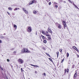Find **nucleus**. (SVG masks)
Returning a JSON list of instances; mask_svg holds the SVG:
<instances>
[{
  "instance_id": "nucleus-1",
  "label": "nucleus",
  "mask_w": 79,
  "mask_h": 79,
  "mask_svg": "<svg viewBox=\"0 0 79 79\" xmlns=\"http://www.w3.org/2000/svg\"><path fill=\"white\" fill-rule=\"evenodd\" d=\"M21 53H31L30 51H28V49L27 48H24L21 50Z\"/></svg>"
},
{
  "instance_id": "nucleus-2",
  "label": "nucleus",
  "mask_w": 79,
  "mask_h": 79,
  "mask_svg": "<svg viewBox=\"0 0 79 79\" xmlns=\"http://www.w3.org/2000/svg\"><path fill=\"white\" fill-rule=\"evenodd\" d=\"M37 2V1L35 0H32L29 3V5H31V4H33V3H35Z\"/></svg>"
},
{
  "instance_id": "nucleus-3",
  "label": "nucleus",
  "mask_w": 79,
  "mask_h": 79,
  "mask_svg": "<svg viewBox=\"0 0 79 79\" xmlns=\"http://www.w3.org/2000/svg\"><path fill=\"white\" fill-rule=\"evenodd\" d=\"M56 26H57L58 28L59 29H61V25L60 24L58 23H56Z\"/></svg>"
},
{
  "instance_id": "nucleus-4",
  "label": "nucleus",
  "mask_w": 79,
  "mask_h": 79,
  "mask_svg": "<svg viewBox=\"0 0 79 79\" xmlns=\"http://www.w3.org/2000/svg\"><path fill=\"white\" fill-rule=\"evenodd\" d=\"M63 23L64 25V29H65L66 27H67V26L66 25V22L65 21H63Z\"/></svg>"
},
{
  "instance_id": "nucleus-5",
  "label": "nucleus",
  "mask_w": 79,
  "mask_h": 79,
  "mask_svg": "<svg viewBox=\"0 0 79 79\" xmlns=\"http://www.w3.org/2000/svg\"><path fill=\"white\" fill-rule=\"evenodd\" d=\"M27 31L28 32H31V31H32V29L31 28V27H29L28 28Z\"/></svg>"
},
{
  "instance_id": "nucleus-6",
  "label": "nucleus",
  "mask_w": 79,
  "mask_h": 79,
  "mask_svg": "<svg viewBox=\"0 0 79 79\" xmlns=\"http://www.w3.org/2000/svg\"><path fill=\"white\" fill-rule=\"evenodd\" d=\"M48 31L49 32V33H50L52 34V30H51V29L49 28V27H48Z\"/></svg>"
},
{
  "instance_id": "nucleus-7",
  "label": "nucleus",
  "mask_w": 79,
  "mask_h": 79,
  "mask_svg": "<svg viewBox=\"0 0 79 79\" xmlns=\"http://www.w3.org/2000/svg\"><path fill=\"white\" fill-rule=\"evenodd\" d=\"M18 61L19 62H20L21 63H23V61L21 59H19L18 60Z\"/></svg>"
},
{
  "instance_id": "nucleus-8",
  "label": "nucleus",
  "mask_w": 79,
  "mask_h": 79,
  "mask_svg": "<svg viewBox=\"0 0 79 79\" xmlns=\"http://www.w3.org/2000/svg\"><path fill=\"white\" fill-rule=\"evenodd\" d=\"M73 48H74V49L75 50H76V51H77V52H79V50H78L77 48L76 47H75V46H73Z\"/></svg>"
},
{
  "instance_id": "nucleus-9",
  "label": "nucleus",
  "mask_w": 79,
  "mask_h": 79,
  "mask_svg": "<svg viewBox=\"0 0 79 79\" xmlns=\"http://www.w3.org/2000/svg\"><path fill=\"white\" fill-rule=\"evenodd\" d=\"M77 72H76L73 76V78H76V77L77 76Z\"/></svg>"
},
{
  "instance_id": "nucleus-10",
  "label": "nucleus",
  "mask_w": 79,
  "mask_h": 79,
  "mask_svg": "<svg viewBox=\"0 0 79 79\" xmlns=\"http://www.w3.org/2000/svg\"><path fill=\"white\" fill-rule=\"evenodd\" d=\"M30 65L31 66H34V67H37V68H39V67L38 66V65H35L32 64H30Z\"/></svg>"
},
{
  "instance_id": "nucleus-11",
  "label": "nucleus",
  "mask_w": 79,
  "mask_h": 79,
  "mask_svg": "<svg viewBox=\"0 0 79 79\" xmlns=\"http://www.w3.org/2000/svg\"><path fill=\"white\" fill-rule=\"evenodd\" d=\"M66 71H67V70L66 69H65L64 70V75H66Z\"/></svg>"
},
{
  "instance_id": "nucleus-12",
  "label": "nucleus",
  "mask_w": 79,
  "mask_h": 79,
  "mask_svg": "<svg viewBox=\"0 0 79 79\" xmlns=\"http://www.w3.org/2000/svg\"><path fill=\"white\" fill-rule=\"evenodd\" d=\"M33 13H34V14L35 15V14L37 13V11H36L35 10H34L33 11Z\"/></svg>"
},
{
  "instance_id": "nucleus-13",
  "label": "nucleus",
  "mask_w": 79,
  "mask_h": 79,
  "mask_svg": "<svg viewBox=\"0 0 79 79\" xmlns=\"http://www.w3.org/2000/svg\"><path fill=\"white\" fill-rule=\"evenodd\" d=\"M14 27L15 29V30H16V29H17V26H16V25H14Z\"/></svg>"
},
{
  "instance_id": "nucleus-14",
  "label": "nucleus",
  "mask_w": 79,
  "mask_h": 79,
  "mask_svg": "<svg viewBox=\"0 0 79 79\" xmlns=\"http://www.w3.org/2000/svg\"><path fill=\"white\" fill-rule=\"evenodd\" d=\"M19 10V8H15V9H14V10H15V11H16V10Z\"/></svg>"
},
{
  "instance_id": "nucleus-15",
  "label": "nucleus",
  "mask_w": 79,
  "mask_h": 79,
  "mask_svg": "<svg viewBox=\"0 0 79 79\" xmlns=\"http://www.w3.org/2000/svg\"><path fill=\"white\" fill-rule=\"evenodd\" d=\"M43 42L44 43V44H46L47 43V40H44Z\"/></svg>"
},
{
  "instance_id": "nucleus-16",
  "label": "nucleus",
  "mask_w": 79,
  "mask_h": 79,
  "mask_svg": "<svg viewBox=\"0 0 79 79\" xmlns=\"http://www.w3.org/2000/svg\"><path fill=\"white\" fill-rule=\"evenodd\" d=\"M42 33L43 34H44V35H45V32L44 31H42Z\"/></svg>"
},
{
  "instance_id": "nucleus-17",
  "label": "nucleus",
  "mask_w": 79,
  "mask_h": 79,
  "mask_svg": "<svg viewBox=\"0 0 79 79\" xmlns=\"http://www.w3.org/2000/svg\"><path fill=\"white\" fill-rule=\"evenodd\" d=\"M56 53H57V57L58 58V55H59V52H56Z\"/></svg>"
},
{
  "instance_id": "nucleus-18",
  "label": "nucleus",
  "mask_w": 79,
  "mask_h": 79,
  "mask_svg": "<svg viewBox=\"0 0 79 79\" xmlns=\"http://www.w3.org/2000/svg\"><path fill=\"white\" fill-rule=\"evenodd\" d=\"M45 53L46 55H47L48 56H50V55H49V54H48V53Z\"/></svg>"
},
{
  "instance_id": "nucleus-19",
  "label": "nucleus",
  "mask_w": 79,
  "mask_h": 79,
  "mask_svg": "<svg viewBox=\"0 0 79 79\" xmlns=\"http://www.w3.org/2000/svg\"><path fill=\"white\" fill-rule=\"evenodd\" d=\"M45 35L47 37H50V35H48V34H45Z\"/></svg>"
},
{
  "instance_id": "nucleus-20",
  "label": "nucleus",
  "mask_w": 79,
  "mask_h": 79,
  "mask_svg": "<svg viewBox=\"0 0 79 79\" xmlns=\"http://www.w3.org/2000/svg\"><path fill=\"white\" fill-rule=\"evenodd\" d=\"M69 54L68 52H67V57H69Z\"/></svg>"
},
{
  "instance_id": "nucleus-21",
  "label": "nucleus",
  "mask_w": 79,
  "mask_h": 79,
  "mask_svg": "<svg viewBox=\"0 0 79 79\" xmlns=\"http://www.w3.org/2000/svg\"><path fill=\"white\" fill-rule=\"evenodd\" d=\"M8 9L9 10H10L11 11L12 10V9L11 7H9Z\"/></svg>"
},
{
  "instance_id": "nucleus-22",
  "label": "nucleus",
  "mask_w": 79,
  "mask_h": 79,
  "mask_svg": "<svg viewBox=\"0 0 79 79\" xmlns=\"http://www.w3.org/2000/svg\"><path fill=\"white\" fill-rule=\"evenodd\" d=\"M41 37L43 39H45V36H43V35H41Z\"/></svg>"
},
{
  "instance_id": "nucleus-23",
  "label": "nucleus",
  "mask_w": 79,
  "mask_h": 79,
  "mask_svg": "<svg viewBox=\"0 0 79 79\" xmlns=\"http://www.w3.org/2000/svg\"><path fill=\"white\" fill-rule=\"evenodd\" d=\"M24 12H25V13L26 14H27V13H28L27 11V10H26L25 11H24Z\"/></svg>"
},
{
  "instance_id": "nucleus-24",
  "label": "nucleus",
  "mask_w": 79,
  "mask_h": 79,
  "mask_svg": "<svg viewBox=\"0 0 79 79\" xmlns=\"http://www.w3.org/2000/svg\"><path fill=\"white\" fill-rule=\"evenodd\" d=\"M49 59L50 61H52V62H53V60H52V59L51 58H49Z\"/></svg>"
},
{
  "instance_id": "nucleus-25",
  "label": "nucleus",
  "mask_w": 79,
  "mask_h": 79,
  "mask_svg": "<svg viewBox=\"0 0 79 79\" xmlns=\"http://www.w3.org/2000/svg\"><path fill=\"white\" fill-rule=\"evenodd\" d=\"M75 7L76 8H77V9H79V8H78V7H77V6L76 5H75Z\"/></svg>"
},
{
  "instance_id": "nucleus-26",
  "label": "nucleus",
  "mask_w": 79,
  "mask_h": 79,
  "mask_svg": "<svg viewBox=\"0 0 79 79\" xmlns=\"http://www.w3.org/2000/svg\"><path fill=\"white\" fill-rule=\"evenodd\" d=\"M64 59H63L61 61V63H63V61H64Z\"/></svg>"
},
{
  "instance_id": "nucleus-27",
  "label": "nucleus",
  "mask_w": 79,
  "mask_h": 79,
  "mask_svg": "<svg viewBox=\"0 0 79 79\" xmlns=\"http://www.w3.org/2000/svg\"><path fill=\"white\" fill-rule=\"evenodd\" d=\"M68 1L70 3H72V2L70 0H68Z\"/></svg>"
},
{
  "instance_id": "nucleus-28",
  "label": "nucleus",
  "mask_w": 79,
  "mask_h": 79,
  "mask_svg": "<svg viewBox=\"0 0 79 79\" xmlns=\"http://www.w3.org/2000/svg\"><path fill=\"white\" fill-rule=\"evenodd\" d=\"M75 66V65H73L72 66V68H74V67Z\"/></svg>"
},
{
  "instance_id": "nucleus-29",
  "label": "nucleus",
  "mask_w": 79,
  "mask_h": 79,
  "mask_svg": "<svg viewBox=\"0 0 79 79\" xmlns=\"http://www.w3.org/2000/svg\"><path fill=\"white\" fill-rule=\"evenodd\" d=\"M48 39L49 40H50V39H51V38L50 37H48Z\"/></svg>"
},
{
  "instance_id": "nucleus-30",
  "label": "nucleus",
  "mask_w": 79,
  "mask_h": 79,
  "mask_svg": "<svg viewBox=\"0 0 79 79\" xmlns=\"http://www.w3.org/2000/svg\"><path fill=\"white\" fill-rule=\"evenodd\" d=\"M23 11H26V9L24 8H23Z\"/></svg>"
},
{
  "instance_id": "nucleus-31",
  "label": "nucleus",
  "mask_w": 79,
  "mask_h": 79,
  "mask_svg": "<svg viewBox=\"0 0 79 79\" xmlns=\"http://www.w3.org/2000/svg\"><path fill=\"white\" fill-rule=\"evenodd\" d=\"M43 75L44 76H46V74H45V73H43Z\"/></svg>"
},
{
  "instance_id": "nucleus-32",
  "label": "nucleus",
  "mask_w": 79,
  "mask_h": 79,
  "mask_svg": "<svg viewBox=\"0 0 79 79\" xmlns=\"http://www.w3.org/2000/svg\"><path fill=\"white\" fill-rule=\"evenodd\" d=\"M48 4L49 5H51V4H52V3L51 2H49Z\"/></svg>"
},
{
  "instance_id": "nucleus-33",
  "label": "nucleus",
  "mask_w": 79,
  "mask_h": 79,
  "mask_svg": "<svg viewBox=\"0 0 79 79\" xmlns=\"http://www.w3.org/2000/svg\"><path fill=\"white\" fill-rule=\"evenodd\" d=\"M67 73H68V72H69V69H67Z\"/></svg>"
},
{
  "instance_id": "nucleus-34",
  "label": "nucleus",
  "mask_w": 79,
  "mask_h": 79,
  "mask_svg": "<svg viewBox=\"0 0 79 79\" xmlns=\"http://www.w3.org/2000/svg\"><path fill=\"white\" fill-rule=\"evenodd\" d=\"M47 2H49L50 1V0H46Z\"/></svg>"
},
{
  "instance_id": "nucleus-35",
  "label": "nucleus",
  "mask_w": 79,
  "mask_h": 79,
  "mask_svg": "<svg viewBox=\"0 0 79 79\" xmlns=\"http://www.w3.org/2000/svg\"><path fill=\"white\" fill-rule=\"evenodd\" d=\"M7 62H10V60H9L8 59H7Z\"/></svg>"
},
{
  "instance_id": "nucleus-36",
  "label": "nucleus",
  "mask_w": 79,
  "mask_h": 79,
  "mask_svg": "<svg viewBox=\"0 0 79 79\" xmlns=\"http://www.w3.org/2000/svg\"><path fill=\"white\" fill-rule=\"evenodd\" d=\"M55 6L56 8H58V5H56Z\"/></svg>"
},
{
  "instance_id": "nucleus-37",
  "label": "nucleus",
  "mask_w": 79,
  "mask_h": 79,
  "mask_svg": "<svg viewBox=\"0 0 79 79\" xmlns=\"http://www.w3.org/2000/svg\"><path fill=\"white\" fill-rule=\"evenodd\" d=\"M7 13L9 15H10V14L9 12H7Z\"/></svg>"
},
{
  "instance_id": "nucleus-38",
  "label": "nucleus",
  "mask_w": 79,
  "mask_h": 79,
  "mask_svg": "<svg viewBox=\"0 0 79 79\" xmlns=\"http://www.w3.org/2000/svg\"><path fill=\"white\" fill-rule=\"evenodd\" d=\"M60 2H63V0H60Z\"/></svg>"
},
{
  "instance_id": "nucleus-39",
  "label": "nucleus",
  "mask_w": 79,
  "mask_h": 79,
  "mask_svg": "<svg viewBox=\"0 0 79 79\" xmlns=\"http://www.w3.org/2000/svg\"><path fill=\"white\" fill-rule=\"evenodd\" d=\"M77 57L78 58H79V55L77 54Z\"/></svg>"
},
{
  "instance_id": "nucleus-40",
  "label": "nucleus",
  "mask_w": 79,
  "mask_h": 79,
  "mask_svg": "<svg viewBox=\"0 0 79 79\" xmlns=\"http://www.w3.org/2000/svg\"><path fill=\"white\" fill-rule=\"evenodd\" d=\"M60 52H62V49H60Z\"/></svg>"
},
{
  "instance_id": "nucleus-41",
  "label": "nucleus",
  "mask_w": 79,
  "mask_h": 79,
  "mask_svg": "<svg viewBox=\"0 0 79 79\" xmlns=\"http://www.w3.org/2000/svg\"><path fill=\"white\" fill-rule=\"evenodd\" d=\"M4 37H4V36H1V38L2 39H3V38H4Z\"/></svg>"
},
{
  "instance_id": "nucleus-42",
  "label": "nucleus",
  "mask_w": 79,
  "mask_h": 79,
  "mask_svg": "<svg viewBox=\"0 0 79 79\" xmlns=\"http://www.w3.org/2000/svg\"><path fill=\"white\" fill-rule=\"evenodd\" d=\"M21 70L22 72L23 71V69L21 68Z\"/></svg>"
},
{
  "instance_id": "nucleus-43",
  "label": "nucleus",
  "mask_w": 79,
  "mask_h": 79,
  "mask_svg": "<svg viewBox=\"0 0 79 79\" xmlns=\"http://www.w3.org/2000/svg\"><path fill=\"white\" fill-rule=\"evenodd\" d=\"M43 50H45V48H44V47H43Z\"/></svg>"
},
{
  "instance_id": "nucleus-44",
  "label": "nucleus",
  "mask_w": 79,
  "mask_h": 79,
  "mask_svg": "<svg viewBox=\"0 0 79 79\" xmlns=\"http://www.w3.org/2000/svg\"><path fill=\"white\" fill-rule=\"evenodd\" d=\"M16 51H14V53H16Z\"/></svg>"
},
{
  "instance_id": "nucleus-45",
  "label": "nucleus",
  "mask_w": 79,
  "mask_h": 79,
  "mask_svg": "<svg viewBox=\"0 0 79 79\" xmlns=\"http://www.w3.org/2000/svg\"><path fill=\"white\" fill-rule=\"evenodd\" d=\"M0 43H2V40H0Z\"/></svg>"
},
{
  "instance_id": "nucleus-46",
  "label": "nucleus",
  "mask_w": 79,
  "mask_h": 79,
  "mask_svg": "<svg viewBox=\"0 0 79 79\" xmlns=\"http://www.w3.org/2000/svg\"><path fill=\"white\" fill-rule=\"evenodd\" d=\"M55 4H57L58 3H56V2H55Z\"/></svg>"
},
{
  "instance_id": "nucleus-47",
  "label": "nucleus",
  "mask_w": 79,
  "mask_h": 79,
  "mask_svg": "<svg viewBox=\"0 0 79 79\" xmlns=\"http://www.w3.org/2000/svg\"><path fill=\"white\" fill-rule=\"evenodd\" d=\"M3 35H6V33H4L3 34Z\"/></svg>"
},
{
  "instance_id": "nucleus-48",
  "label": "nucleus",
  "mask_w": 79,
  "mask_h": 79,
  "mask_svg": "<svg viewBox=\"0 0 79 79\" xmlns=\"http://www.w3.org/2000/svg\"><path fill=\"white\" fill-rule=\"evenodd\" d=\"M46 33H48V31H46Z\"/></svg>"
},
{
  "instance_id": "nucleus-49",
  "label": "nucleus",
  "mask_w": 79,
  "mask_h": 79,
  "mask_svg": "<svg viewBox=\"0 0 79 79\" xmlns=\"http://www.w3.org/2000/svg\"><path fill=\"white\" fill-rule=\"evenodd\" d=\"M35 73H37V71H35Z\"/></svg>"
},
{
  "instance_id": "nucleus-50",
  "label": "nucleus",
  "mask_w": 79,
  "mask_h": 79,
  "mask_svg": "<svg viewBox=\"0 0 79 79\" xmlns=\"http://www.w3.org/2000/svg\"><path fill=\"white\" fill-rule=\"evenodd\" d=\"M75 4H74V3H73V5H75Z\"/></svg>"
},
{
  "instance_id": "nucleus-51",
  "label": "nucleus",
  "mask_w": 79,
  "mask_h": 79,
  "mask_svg": "<svg viewBox=\"0 0 79 79\" xmlns=\"http://www.w3.org/2000/svg\"><path fill=\"white\" fill-rule=\"evenodd\" d=\"M73 6H76V4H74V5H73Z\"/></svg>"
},
{
  "instance_id": "nucleus-52",
  "label": "nucleus",
  "mask_w": 79,
  "mask_h": 79,
  "mask_svg": "<svg viewBox=\"0 0 79 79\" xmlns=\"http://www.w3.org/2000/svg\"><path fill=\"white\" fill-rule=\"evenodd\" d=\"M64 3H66V1H64Z\"/></svg>"
},
{
  "instance_id": "nucleus-53",
  "label": "nucleus",
  "mask_w": 79,
  "mask_h": 79,
  "mask_svg": "<svg viewBox=\"0 0 79 79\" xmlns=\"http://www.w3.org/2000/svg\"><path fill=\"white\" fill-rule=\"evenodd\" d=\"M13 50V49H11V50Z\"/></svg>"
},
{
  "instance_id": "nucleus-54",
  "label": "nucleus",
  "mask_w": 79,
  "mask_h": 79,
  "mask_svg": "<svg viewBox=\"0 0 79 79\" xmlns=\"http://www.w3.org/2000/svg\"><path fill=\"white\" fill-rule=\"evenodd\" d=\"M29 79H30V78H29Z\"/></svg>"
},
{
  "instance_id": "nucleus-55",
  "label": "nucleus",
  "mask_w": 79,
  "mask_h": 79,
  "mask_svg": "<svg viewBox=\"0 0 79 79\" xmlns=\"http://www.w3.org/2000/svg\"><path fill=\"white\" fill-rule=\"evenodd\" d=\"M2 70H3V69H2Z\"/></svg>"
}]
</instances>
